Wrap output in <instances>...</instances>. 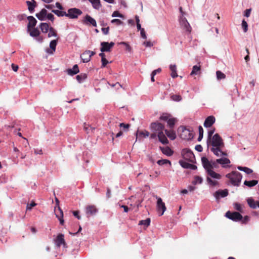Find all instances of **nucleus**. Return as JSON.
Instances as JSON below:
<instances>
[{
	"label": "nucleus",
	"mask_w": 259,
	"mask_h": 259,
	"mask_svg": "<svg viewBox=\"0 0 259 259\" xmlns=\"http://www.w3.org/2000/svg\"><path fill=\"white\" fill-rule=\"evenodd\" d=\"M101 46V48H100V51L102 52H109L110 51L111 48L109 47V42L105 41L102 42Z\"/></svg>",
	"instance_id": "a878e982"
},
{
	"label": "nucleus",
	"mask_w": 259,
	"mask_h": 259,
	"mask_svg": "<svg viewBox=\"0 0 259 259\" xmlns=\"http://www.w3.org/2000/svg\"><path fill=\"white\" fill-rule=\"evenodd\" d=\"M46 18L48 19L49 20L51 21L52 22H53L55 19L54 16L51 13H47Z\"/></svg>",
	"instance_id": "13d9d810"
},
{
	"label": "nucleus",
	"mask_w": 259,
	"mask_h": 259,
	"mask_svg": "<svg viewBox=\"0 0 259 259\" xmlns=\"http://www.w3.org/2000/svg\"><path fill=\"white\" fill-rule=\"evenodd\" d=\"M160 148L162 152L164 154L166 155V156H169L172 155L173 154V151L168 147H160Z\"/></svg>",
	"instance_id": "393cba45"
},
{
	"label": "nucleus",
	"mask_w": 259,
	"mask_h": 259,
	"mask_svg": "<svg viewBox=\"0 0 259 259\" xmlns=\"http://www.w3.org/2000/svg\"><path fill=\"white\" fill-rule=\"evenodd\" d=\"M208 175L210 176L211 178L217 179H221V175L215 171H214L212 169H210L207 171Z\"/></svg>",
	"instance_id": "c756f323"
},
{
	"label": "nucleus",
	"mask_w": 259,
	"mask_h": 259,
	"mask_svg": "<svg viewBox=\"0 0 259 259\" xmlns=\"http://www.w3.org/2000/svg\"><path fill=\"white\" fill-rule=\"evenodd\" d=\"M36 205V204L33 201L31 202L30 204L28 203L26 206V209L28 210H31L33 206H35Z\"/></svg>",
	"instance_id": "4d7b16f0"
},
{
	"label": "nucleus",
	"mask_w": 259,
	"mask_h": 259,
	"mask_svg": "<svg viewBox=\"0 0 259 259\" xmlns=\"http://www.w3.org/2000/svg\"><path fill=\"white\" fill-rule=\"evenodd\" d=\"M182 155L185 160L190 162H194L195 160V155L191 150L188 149H183Z\"/></svg>",
	"instance_id": "7ed1b4c3"
},
{
	"label": "nucleus",
	"mask_w": 259,
	"mask_h": 259,
	"mask_svg": "<svg viewBox=\"0 0 259 259\" xmlns=\"http://www.w3.org/2000/svg\"><path fill=\"white\" fill-rule=\"evenodd\" d=\"M242 27L243 29V31L244 32H246L248 30V24L246 21L244 20H243L242 21Z\"/></svg>",
	"instance_id": "09e8293b"
},
{
	"label": "nucleus",
	"mask_w": 259,
	"mask_h": 259,
	"mask_svg": "<svg viewBox=\"0 0 259 259\" xmlns=\"http://www.w3.org/2000/svg\"><path fill=\"white\" fill-rule=\"evenodd\" d=\"M139 135H142L144 137H148L149 136V133L147 131H141L139 132Z\"/></svg>",
	"instance_id": "052dcab7"
},
{
	"label": "nucleus",
	"mask_w": 259,
	"mask_h": 259,
	"mask_svg": "<svg viewBox=\"0 0 259 259\" xmlns=\"http://www.w3.org/2000/svg\"><path fill=\"white\" fill-rule=\"evenodd\" d=\"M206 143L208 148L210 146H212L211 148L224 147L225 146L222 138L218 134H214L209 141H206Z\"/></svg>",
	"instance_id": "f03ea898"
},
{
	"label": "nucleus",
	"mask_w": 259,
	"mask_h": 259,
	"mask_svg": "<svg viewBox=\"0 0 259 259\" xmlns=\"http://www.w3.org/2000/svg\"><path fill=\"white\" fill-rule=\"evenodd\" d=\"M179 163L182 167L187 169H190L192 165V164L189 163L183 160H180L179 161Z\"/></svg>",
	"instance_id": "c9c22d12"
},
{
	"label": "nucleus",
	"mask_w": 259,
	"mask_h": 259,
	"mask_svg": "<svg viewBox=\"0 0 259 259\" xmlns=\"http://www.w3.org/2000/svg\"><path fill=\"white\" fill-rule=\"evenodd\" d=\"M82 14V12L79 9L73 8L68 10L66 17L70 19H77L79 16Z\"/></svg>",
	"instance_id": "20e7f679"
},
{
	"label": "nucleus",
	"mask_w": 259,
	"mask_h": 259,
	"mask_svg": "<svg viewBox=\"0 0 259 259\" xmlns=\"http://www.w3.org/2000/svg\"><path fill=\"white\" fill-rule=\"evenodd\" d=\"M218 162H217V160L215 161H211V169H212L214 168H217L218 167Z\"/></svg>",
	"instance_id": "bf43d9fd"
},
{
	"label": "nucleus",
	"mask_w": 259,
	"mask_h": 259,
	"mask_svg": "<svg viewBox=\"0 0 259 259\" xmlns=\"http://www.w3.org/2000/svg\"><path fill=\"white\" fill-rule=\"evenodd\" d=\"M57 44V39L53 40L50 43V47L54 52L56 50Z\"/></svg>",
	"instance_id": "49530a36"
},
{
	"label": "nucleus",
	"mask_w": 259,
	"mask_h": 259,
	"mask_svg": "<svg viewBox=\"0 0 259 259\" xmlns=\"http://www.w3.org/2000/svg\"><path fill=\"white\" fill-rule=\"evenodd\" d=\"M225 216L228 219L234 221H240L242 220V215L238 212L234 211L231 212L230 211H227L226 213Z\"/></svg>",
	"instance_id": "0eeeda50"
},
{
	"label": "nucleus",
	"mask_w": 259,
	"mask_h": 259,
	"mask_svg": "<svg viewBox=\"0 0 259 259\" xmlns=\"http://www.w3.org/2000/svg\"><path fill=\"white\" fill-rule=\"evenodd\" d=\"M150 219L147 218L145 220L140 221L139 223V225H143L145 228H147L150 225Z\"/></svg>",
	"instance_id": "4c0bfd02"
},
{
	"label": "nucleus",
	"mask_w": 259,
	"mask_h": 259,
	"mask_svg": "<svg viewBox=\"0 0 259 259\" xmlns=\"http://www.w3.org/2000/svg\"><path fill=\"white\" fill-rule=\"evenodd\" d=\"M55 244L57 247H60L63 245L64 248L67 247L66 244L64 240V236L63 234H59L55 240Z\"/></svg>",
	"instance_id": "9d476101"
},
{
	"label": "nucleus",
	"mask_w": 259,
	"mask_h": 259,
	"mask_svg": "<svg viewBox=\"0 0 259 259\" xmlns=\"http://www.w3.org/2000/svg\"><path fill=\"white\" fill-rule=\"evenodd\" d=\"M226 177L230 180L231 184L234 186H239L242 178L241 174L237 171H233L227 174Z\"/></svg>",
	"instance_id": "f257e3e1"
},
{
	"label": "nucleus",
	"mask_w": 259,
	"mask_h": 259,
	"mask_svg": "<svg viewBox=\"0 0 259 259\" xmlns=\"http://www.w3.org/2000/svg\"><path fill=\"white\" fill-rule=\"evenodd\" d=\"M179 21L181 26L183 29H185L188 33H190L191 31V27L186 18L184 16H180Z\"/></svg>",
	"instance_id": "6e6552de"
},
{
	"label": "nucleus",
	"mask_w": 259,
	"mask_h": 259,
	"mask_svg": "<svg viewBox=\"0 0 259 259\" xmlns=\"http://www.w3.org/2000/svg\"><path fill=\"white\" fill-rule=\"evenodd\" d=\"M84 130L87 132L89 133L90 131L92 132L95 130L94 127H91L90 125L87 124L86 123H84Z\"/></svg>",
	"instance_id": "603ef678"
},
{
	"label": "nucleus",
	"mask_w": 259,
	"mask_h": 259,
	"mask_svg": "<svg viewBox=\"0 0 259 259\" xmlns=\"http://www.w3.org/2000/svg\"><path fill=\"white\" fill-rule=\"evenodd\" d=\"M111 16L112 17H119V18H123L124 17L123 15L122 14L119 13V12L117 11H114L112 13Z\"/></svg>",
	"instance_id": "5fc2aeb1"
},
{
	"label": "nucleus",
	"mask_w": 259,
	"mask_h": 259,
	"mask_svg": "<svg viewBox=\"0 0 259 259\" xmlns=\"http://www.w3.org/2000/svg\"><path fill=\"white\" fill-rule=\"evenodd\" d=\"M216 74L217 79L218 80L224 79L226 77V75L221 71H217Z\"/></svg>",
	"instance_id": "de8ad7c7"
},
{
	"label": "nucleus",
	"mask_w": 259,
	"mask_h": 259,
	"mask_svg": "<svg viewBox=\"0 0 259 259\" xmlns=\"http://www.w3.org/2000/svg\"><path fill=\"white\" fill-rule=\"evenodd\" d=\"M157 163L159 165H163L164 164H168L171 165V162L167 159H160L157 161Z\"/></svg>",
	"instance_id": "a19ab883"
},
{
	"label": "nucleus",
	"mask_w": 259,
	"mask_h": 259,
	"mask_svg": "<svg viewBox=\"0 0 259 259\" xmlns=\"http://www.w3.org/2000/svg\"><path fill=\"white\" fill-rule=\"evenodd\" d=\"M237 169L240 171H243L247 174H250L253 172V170L247 167H243L241 166H237Z\"/></svg>",
	"instance_id": "e433bc0d"
},
{
	"label": "nucleus",
	"mask_w": 259,
	"mask_h": 259,
	"mask_svg": "<svg viewBox=\"0 0 259 259\" xmlns=\"http://www.w3.org/2000/svg\"><path fill=\"white\" fill-rule=\"evenodd\" d=\"M258 183V181L253 180L251 181H245L244 182V185L248 187H251L255 186Z\"/></svg>",
	"instance_id": "7c9ffc66"
},
{
	"label": "nucleus",
	"mask_w": 259,
	"mask_h": 259,
	"mask_svg": "<svg viewBox=\"0 0 259 259\" xmlns=\"http://www.w3.org/2000/svg\"><path fill=\"white\" fill-rule=\"evenodd\" d=\"M52 12L56 14L58 17H63L67 16V13L65 11H63L59 10H52Z\"/></svg>",
	"instance_id": "473e14b6"
},
{
	"label": "nucleus",
	"mask_w": 259,
	"mask_h": 259,
	"mask_svg": "<svg viewBox=\"0 0 259 259\" xmlns=\"http://www.w3.org/2000/svg\"><path fill=\"white\" fill-rule=\"evenodd\" d=\"M80 58L83 63H88L91 60L89 55L85 51L80 55Z\"/></svg>",
	"instance_id": "2f4dec72"
},
{
	"label": "nucleus",
	"mask_w": 259,
	"mask_h": 259,
	"mask_svg": "<svg viewBox=\"0 0 259 259\" xmlns=\"http://www.w3.org/2000/svg\"><path fill=\"white\" fill-rule=\"evenodd\" d=\"M47 11L46 9H42L39 13H36L35 16L37 19L40 21H44L46 20Z\"/></svg>",
	"instance_id": "aec40b11"
},
{
	"label": "nucleus",
	"mask_w": 259,
	"mask_h": 259,
	"mask_svg": "<svg viewBox=\"0 0 259 259\" xmlns=\"http://www.w3.org/2000/svg\"><path fill=\"white\" fill-rule=\"evenodd\" d=\"M182 129V133H188V135H186L185 137H183V135H181V138L184 139L191 140L193 138V135L190 132V131L187 129L184 126H181L179 130Z\"/></svg>",
	"instance_id": "a211bd4d"
},
{
	"label": "nucleus",
	"mask_w": 259,
	"mask_h": 259,
	"mask_svg": "<svg viewBox=\"0 0 259 259\" xmlns=\"http://www.w3.org/2000/svg\"><path fill=\"white\" fill-rule=\"evenodd\" d=\"M150 127L152 132L157 133V134L160 132H163L164 130V125L158 122L151 123Z\"/></svg>",
	"instance_id": "423d86ee"
},
{
	"label": "nucleus",
	"mask_w": 259,
	"mask_h": 259,
	"mask_svg": "<svg viewBox=\"0 0 259 259\" xmlns=\"http://www.w3.org/2000/svg\"><path fill=\"white\" fill-rule=\"evenodd\" d=\"M111 22L113 24H116L117 25H120L122 24L123 22L119 19H114L111 20Z\"/></svg>",
	"instance_id": "6e6d98bb"
},
{
	"label": "nucleus",
	"mask_w": 259,
	"mask_h": 259,
	"mask_svg": "<svg viewBox=\"0 0 259 259\" xmlns=\"http://www.w3.org/2000/svg\"><path fill=\"white\" fill-rule=\"evenodd\" d=\"M102 62V66L101 67H105L106 65L109 63V62L107 60L106 58L101 59Z\"/></svg>",
	"instance_id": "e2e57ef3"
},
{
	"label": "nucleus",
	"mask_w": 259,
	"mask_h": 259,
	"mask_svg": "<svg viewBox=\"0 0 259 259\" xmlns=\"http://www.w3.org/2000/svg\"><path fill=\"white\" fill-rule=\"evenodd\" d=\"M228 191L227 189L221 190L220 189L217 191L214 194L213 196L217 200L220 199L221 198H224L228 196Z\"/></svg>",
	"instance_id": "9b49d317"
},
{
	"label": "nucleus",
	"mask_w": 259,
	"mask_h": 259,
	"mask_svg": "<svg viewBox=\"0 0 259 259\" xmlns=\"http://www.w3.org/2000/svg\"><path fill=\"white\" fill-rule=\"evenodd\" d=\"M251 11V9H246L244 11V16L246 17H249L250 15Z\"/></svg>",
	"instance_id": "680f3d73"
},
{
	"label": "nucleus",
	"mask_w": 259,
	"mask_h": 259,
	"mask_svg": "<svg viewBox=\"0 0 259 259\" xmlns=\"http://www.w3.org/2000/svg\"><path fill=\"white\" fill-rule=\"evenodd\" d=\"M217 162H218L219 164H221L222 167L224 168H227L229 167V166L228 165V164L230 163L231 162L229 159L226 157H223L219 159H217Z\"/></svg>",
	"instance_id": "f3484780"
},
{
	"label": "nucleus",
	"mask_w": 259,
	"mask_h": 259,
	"mask_svg": "<svg viewBox=\"0 0 259 259\" xmlns=\"http://www.w3.org/2000/svg\"><path fill=\"white\" fill-rule=\"evenodd\" d=\"M234 207L238 211H241V210H242L241 206L240 205V204H239V203H236L235 204Z\"/></svg>",
	"instance_id": "338daca9"
},
{
	"label": "nucleus",
	"mask_w": 259,
	"mask_h": 259,
	"mask_svg": "<svg viewBox=\"0 0 259 259\" xmlns=\"http://www.w3.org/2000/svg\"><path fill=\"white\" fill-rule=\"evenodd\" d=\"M164 132L166 136L171 140H174L176 138V132L173 130H164Z\"/></svg>",
	"instance_id": "b1692460"
},
{
	"label": "nucleus",
	"mask_w": 259,
	"mask_h": 259,
	"mask_svg": "<svg viewBox=\"0 0 259 259\" xmlns=\"http://www.w3.org/2000/svg\"><path fill=\"white\" fill-rule=\"evenodd\" d=\"M195 149L198 152H202L203 150V147L201 145H197L195 146Z\"/></svg>",
	"instance_id": "69168bd1"
},
{
	"label": "nucleus",
	"mask_w": 259,
	"mask_h": 259,
	"mask_svg": "<svg viewBox=\"0 0 259 259\" xmlns=\"http://www.w3.org/2000/svg\"><path fill=\"white\" fill-rule=\"evenodd\" d=\"M224 147H218L214 148H210V151L218 157L227 156V153L223 151L222 149Z\"/></svg>",
	"instance_id": "1a4fd4ad"
},
{
	"label": "nucleus",
	"mask_w": 259,
	"mask_h": 259,
	"mask_svg": "<svg viewBox=\"0 0 259 259\" xmlns=\"http://www.w3.org/2000/svg\"><path fill=\"white\" fill-rule=\"evenodd\" d=\"M102 31L105 35H107L109 33V27H107L106 28H102L101 29Z\"/></svg>",
	"instance_id": "0e129e2a"
},
{
	"label": "nucleus",
	"mask_w": 259,
	"mask_h": 259,
	"mask_svg": "<svg viewBox=\"0 0 259 259\" xmlns=\"http://www.w3.org/2000/svg\"><path fill=\"white\" fill-rule=\"evenodd\" d=\"M214 132H215V128L210 130V131H209L208 132V136H207V141H209V140H210L212 138V137L213 136L212 135L214 134Z\"/></svg>",
	"instance_id": "864d4df0"
},
{
	"label": "nucleus",
	"mask_w": 259,
	"mask_h": 259,
	"mask_svg": "<svg viewBox=\"0 0 259 259\" xmlns=\"http://www.w3.org/2000/svg\"><path fill=\"white\" fill-rule=\"evenodd\" d=\"M39 27L41 29V31L45 33L48 32L50 29L49 25L47 23H41L40 24Z\"/></svg>",
	"instance_id": "cd10ccee"
},
{
	"label": "nucleus",
	"mask_w": 259,
	"mask_h": 259,
	"mask_svg": "<svg viewBox=\"0 0 259 259\" xmlns=\"http://www.w3.org/2000/svg\"><path fill=\"white\" fill-rule=\"evenodd\" d=\"M207 181L208 184L212 186H215L218 184V182L216 181H213L209 177L207 178Z\"/></svg>",
	"instance_id": "8fccbe9b"
},
{
	"label": "nucleus",
	"mask_w": 259,
	"mask_h": 259,
	"mask_svg": "<svg viewBox=\"0 0 259 259\" xmlns=\"http://www.w3.org/2000/svg\"><path fill=\"white\" fill-rule=\"evenodd\" d=\"M27 19L29 21L27 25V30L28 31H30L31 28H33L35 26L37 23V20L32 16H28Z\"/></svg>",
	"instance_id": "2eb2a0df"
},
{
	"label": "nucleus",
	"mask_w": 259,
	"mask_h": 259,
	"mask_svg": "<svg viewBox=\"0 0 259 259\" xmlns=\"http://www.w3.org/2000/svg\"><path fill=\"white\" fill-rule=\"evenodd\" d=\"M58 208L59 213L57 212H55V215H56V217L58 219L60 224L63 225L64 224V222L63 218V212L62 210L60 208V207L59 206H58ZM55 211H56L55 210Z\"/></svg>",
	"instance_id": "412c9836"
},
{
	"label": "nucleus",
	"mask_w": 259,
	"mask_h": 259,
	"mask_svg": "<svg viewBox=\"0 0 259 259\" xmlns=\"http://www.w3.org/2000/svg\"><path fill=\"white\" fill-rule=\"evenodd\" d=\"M87 78V75L86 74H80L77 75L76 76V78L77 80L80 83L82 82Z\"/></svg>",
	"instance_id": "58836bf2"
},
{
	"label": "nucleus",
	"mask_w": 259,
	"mask_h": 259,
	"mask_svg": "<svg viewBox=\"0 0 259 259\" xmlns=\"http://www.w3.org/2000/svg\"><path fill=\"white\" fill-rule=\"evenodd\" d=\"M169 69H170V70L171 71V76L173 78H175L177 77L178 76V74H177V67H176V65L175 64H174V65L170 64L169 65Z\"/></svg>",
	"instance_id": "bb28decb"
},
{
	"label": "nucleus",
	"mask_w": 259,
	"mask_h": 259,
	"mask_svg": "<svg viewBox=\"0 0 259 259\" xmlns=\"http://www.w3.org/2000/svg\"><path fill=\"white\" fill-rule=\"evenodd\" d=\"M171 99L174 101H180L182 100L181 96L178 95H173L171 96Z\"/></svg>",
	"instance_id": "3c124183"
},
{
	"label": "nucleus",
	"mask_w": 259,
	"mask_h": 259,
	"mask_svg": "<svg viewBox=\"0 0 259 259\" xmlns=\"http://www.w3.org/2000/svg\"><path fill=\"white\" fill-rule=\"evenodd\" d=\"M171 115L169 114L163 113L160 117V119L165 121H167L171 117Z\"/></svg>",
	"instance_id": "37998d69"
},
{
	"label": "nucleus",
	"mask_w": 259,
	"mask_h": 259,
	"mask_svg": "<svg viewBox=\"0 0 259 259\" xmlns=\"http://www.w3.org/2000/svg\"><path fill=\"white\" fill-rule=\"evenodd\" d=\"M79 211H73V214L74 217H75L77 219L80 220L81 217L79 215Z\"/></svg>",
	"instance_id": "774afa93"
},
{
	"label": "nucleus",
	"mask_w": 259,
	"mask_h": 259,
	"mask_svg": "<svg viewBox=\"0 0 259 259\" xmlns=\"http://www.w3.org/2000/svg\"><path fill=\"white\" fill-rule=\"evenodd\" d=\"M67 72L69 75H73L76 74L79 72V70L77 64L74 65L72 69H68Z\"/></svg>",
	"instance_id": "5701e85b"
},
{
	"label": "nucleus",
	"mask_w": 259,
	"mask_h": 259,
	"mask_svg": "<svg viewBox=\"0 0 259 259\" xmlns=\"http://www.w3.org/2000/svg\"><path fill=\"white\" fill-rule=\"evenodd\" d=\"M156 198L157 200L156 203V209L157 212L159 213V215L161 216L166 210V206L165 203L162 201V200L160 197L156 196Z\"/></svg>",
	"instance_id": "39448f33"
},
{
	"label": "nucleus",
	"mask_w": 259,
	"mask_h": 259,
	"mask_svg": "<svg viewBox=\"0 0 259 259\" xmlns=\"http://www.w3.org/2000/svg\"><path fill=\"white\" fill-rule=\"evenodd\" d=\"M176 119L174 118H170L167 121V125L170 128H172L175 124Z\"/></svg>",
	"instance_id": "79ce46f5"
},
{
	"label": "nucleus",
	"mask_w": 259,
	"mask_h": 259,
	"mask_svg": "<svg viewBox=\"0 0 259 259\" xmlns=\"http://www.w3.org/2000/svg\"><path fill=\"white\" fill-rule=\"evenodd\" d=\"M57 34L55 30L53 27H50L49 29V32L48 33V37H51L52 36L56 37Z\"/></svg>",
	"instance_id": "a18cd8bd"
},
{
	"label": "nucleus",
	"mask_w": 259,
	"mask_h": 259,
	"mask_svg": "<svg viewBox=\"0 0 259 259\" xmlns=\"http://www.w3.org/2000/svg\"><path fill=\"white\" fill-rule=\"evenodd\" d=\"M200 70V66H198L197 65H194L193 67L192 70L190 73L191 75H196L199 71Z\"/></svg>",
	"instance_id": "c03bdc74"
},
{
	"label": "nucleus",
	"mask_w": 259,
	"mask_h": 259,
	"mask_svg": "<svg viewBox=\"0 0 259 259\" xmlns=\"http://www.w3.org/2000/svg\"><path fill=\"white\" fill-rule=\"evenodd\" d=\"M26 3L28 6V10L30 13H32L34 11V9L36 7V3L35 0L31 1H27Z\"/></svg>",
	"instance_id": "6ab92c4d"
},
{
	"label": "nucleus",
	"mask_w": 259,
	"mask_h": 259,
	"mask_svg": "<svg viewBox=\"0 0 259 259\" xmlns=\"http://www.w3.org/2000/svg\"><path fill=\"white\" fill-rule=\"evenodd\" d=\"M82 23L85 25H91L93 26L96 27L97 23L95 19L92 18L89 15H86L84 17V19L82 21Z\"/></svg>",
	"instance_id": "ddd939ff"
},
{
	"label": "nucleus",
	"mask_w": 259,
	"mask_h": 259,
	"mask_svg": "<svg viewBox=\"0 0 259 259\" xmlns=\"http://www.w3.org/2000/svg\"><path fill=\"white\" fill-rule=\"evenodd\" d=\"M157 137L159 142L162 144H167L168 143V141L163 132L159 133V134H157Z\"/></svg>",
	"instance_id": "4be33fe9"
},
{
	"label": "nucleus",
	"mask_w": 259,
	"mask_h": 259,
	"mask_svg": "<svg viewBox=\"0 0 259 259\" xmlns=\"http://www.w3.org/2000/svg\"><path fill=\"white\" fill-rule=\"evenodd\" d=\"M40 32L37 28H34L30 32V35L32 37L38 36Z\"/></svg>",
	"instance_id": "ea45409f"
},
{
	"label": "nucleus",
	"mask_w": 259,
	"mask_h": 259,
	"mask_svg": "<svg viewBox=\"0 0 259 259\" xmlns=\"http://www.w3.org/2000/svg\"><path fill=\"white\" fill-rule=\"evenodd\" d=\"M247 203L250 207H251L253 209H255L257 207V205L256 202H255L254 200L252 198H248L247 200Z\"/></svg>",
	"instance_id": "72a5a7b5"
},
{
	"label": "nucleus",
	"mask_w": 259,
	"mask_h": 259,
	"mask_svg": "<svg viewBox=\"0 0 259 259\" xmlns=\"http://www.w3.org/2000/svg\"><path fill=\"white\" fill-rule=\"evenodd\" d=\"M98 211V209L95 205H89L85 208V213L88 218L91 215H95Z\"/></svg>",
	"instance_id": "f8f14e48"
},
{
	"label": "nucleus",
	"mask_w": 259,
	"mask_h": 259,
	"mask_svg": "<svg viewBox=\"0 0 259 259\" xmlns=\"http://www.w3.org/2000/svg\"><path fill=\"white\" fill-rule=\"evenodd\" d=\"M203 182V178L201 177L195 176L194 177V180L192 181V184L196 185L197 184H201Z\"/></svg>",
	"instance_id": "f704fd0d"
},
{
	"label": "nucleus",
	"mask_w": 259,
	"mask_h": 259,
	"mask_svg": "<svg viewBox=\"0 0 259 259\" xmlns=\"http://www.w3.org/2000/svg\"><path fill=\"white\" fill-rule=\"evenodd\" d=\"M201 162L203 167L206 171L211 169V161H209L206 157H201Z\"/></svg>",
	"instance_id": "4468645a"
},
{
	"label": "nucleus",
	"mask_w": 259,
	"mask_h": 259,
	"mask_svg": "<svg viewBox=\"0 0 259 259\" xmlns=\"http://www.w3.org/2000/svg\"><path fill=\"white\" fill-rule=\"evenodd\" d=\"M215 117L211 115L208 116L205 120L203 125L205 127H210L215 122Z\"/></svg>",
	"instance_id": "dca6fc26"
},
{
	"label": "nucleus",
	"mask_w": 259,
	"mask_h": 259,
	"mask_svg": "<svg viewBox=\"0 0 259 259\" xmlns=\"http://www.w3.org/2000/svg\"><path fill=\"white\" fill-rule=\"evenodd\" d=\"M92 4V6L94 9L99 10L101 7V5L100 4V0H89Z\"/></svg>",
	"instance_id": "c85d7f7f"
}]
</instances>
